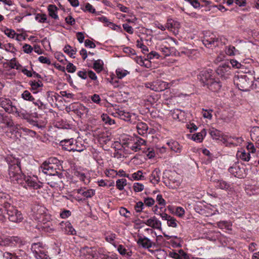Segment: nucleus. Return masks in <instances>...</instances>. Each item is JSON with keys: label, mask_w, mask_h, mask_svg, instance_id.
<instances>
[{"label": "nucleus", "mask_w": 259, "mask_h": 259, "mask_svg": "<svg viewBox=\"0 0 259 259\" xmlns=\"http://www.w3.org/2000/svg\"><path fill=\"white\" fill-rule=\"evenodd\" d=\"M5 160L9 165L8 176L11 182L20 184L26 189H38L41 186L30 176H26L21 170V161L12 155H8Z\"/></svg>", "instance_id": "obj_1"}, {"label": "nucleus", "mask_w": 259, "mask_h": 259, "mask_svg": "<svg viewBox=\"0 0 259 259\" xmlns=\"http://www.w3.org/2000/svg\"><path fill=\"white\" fill-rule=\"evenodd\" d=\"M178 42V41L175 38L169 37L158 47V50L160 51L165 57L172 55L176 53V49L174 47L168 46L167 45L171 43H175L177 45Z\"/></svg>", "instance_id": "obj_2"}, {"label": "nucleus", "mask_w": 259, "mask_h": 259, "mask_svg": "<svg viewBox=\"0 0 259 259\" xmlns=\"http://www.w3.org/2000/svg\"><path fill=\"white\" fill-rule=\"evenodd\" d=\"M10 221L14 223H20L23 220V217L20 211L13 205L6 210Z\"/></svg>", "instance_id": "obj_3"}, {"label": "nucleus", "mask_w": 259, "mask_h": 259, "mask_svg": "<svg viewBox=\"0 0 259 259\" xmlns=\"http://www.w3.org/2000/svg\"><path fill=\"white\" fill-rule=\"evenodd\" d=\"M147 88L155 92H161L169 88V84L161 80H157L152 82L145 83Z\"/></svg>", "instance_id": "obj_4"}, {"label": "nucleus", "mask_w": 259, "mask_h": 259, "mask_svg": "<svg viewBox=\"0 0 259 259\" xmlns=\"http://www.w3.org/2000/svg\"><path fill=\"white\" fill-rule=\"evenodd\" d=\"M0 106L9 113L18 112L17 108L13 105L12 101L9 98H0Z\"/></svg>", "instance_id": "obj_5"}, {"label": "nucleus", "mask_w": 259, "mask_h": 259, "mask_svg": "<svg viewBox=\"0 0 259 259\" xmlns=\"http://www.w3.org/2000/svg\"><path fill=\"white\" fill-rule=\"evenodd\" d=\"M12 205L13 200L10 195L5 193H0V211H2L3 208L6 211Z\"/></svg>", "instance_id": "obj_6"}, {"label": "nucleus", "mask_w": 259, "mask_h": 259, "mask_svg": "<svg viewBox=\"0 0 259 259\" xmlns=\"http://www.w3.org/2000/svg\"><path fill=\"white\" fill-rule=\"evenodd\" d=\"M83 253L88 256V259H103L105 255L102 254L94 248L86 247L83 248Z\"/></svg>", "instance_id": "obj_7"}, {"label": "nucleus", "mask_w": 259, "mask_h": 259, "mask_svg": "<svg viewBox=\"0 0 259 259\" xmlns=\"http://www.w3.org/2000/svg\"><path fill=\"white\" fill-rule=\"evenodd\" d=\"M231 67L229 62L221 64L216 70L217 73L222 78L227 79L231 74Z\"/></svg>", "instance_id": "obj_8"}, {"label": "nucleus", "mask_w": 259, "mask_h": 259, "mask_svg": "<svg viewBox=\"0 0 259 259\" xmlns=\"http://www.w3.org/2000/svg\"><path fill=\"white\" fill-rule=\"evenodd\" d=\"M235 82L238 89L243 91H247L250 84L249 78L246 75L238 76Z\"/></svg>", "instance_id": "obj_9"}, {"label": "nucleus", "mask_w": 259, "mask_h": 259, "mask_svg": "<svg viewBox=\"0 0 259 259\" xmlns=\"http://www.w3.org/2000/svg\"><path fill=\"white\" fill-rule=\"evenodd\" d=\"M214 77L211 70H202L198 75V79L203 84L204 86H206L209 81L212 80Z\"/></svg>", "instance_id": "obj_10"}, {"label": "nucleus", "mask_w": 259, "mask_h": 259, "mask_svg": "<svg viewBox=\"0 0 259 259\" xmlns=\"http://www.w3.org/2000/svg\"><path fill=\"white\" fill-rule=\"evenodd\" d=\"M141 223H143L153 229L161 230V223L155 216L147 220L142 221Z\"/></svg>", "instance_id": "obj_11"}, {"label": "nucleus", "mask_w": 259, "mask_h": 259, "mask_svg": "<svg viewBox=\"0 0 259 259\" xmlns=\"http://www.w3.org/2000/svg\"><path fill=\"white\" fill-rule=\"evenodd\" d=\"M33 211L34 219L38 222L42 221V218L46 213V208L42 206L37 205L33 208Z\"/></svg>", "instance_id": "obj_12"}, {"label": "nucleus", "mask_w": 259, "mask_h": 259, "mask_svg": "<svg viewBox=\"0 0 259 259\" xmlns=\"http://www.w3.org/2000/svg\"><path fill=\"white\" fill-rule=\"evenodd\" d=\"M3 123L7 127H11L14 125V123L11 117L5 115L3 111L0 110V124Z\"/></svg>", "instance_id": "obj_13"}, {"label": "nucleus", "mask_w": 259, "mask_h": 259, "mask_svg": "<svg viewBox=\"0 0 259 259\" xmlns=\"http://www.w3.org/2000/svg\"><path fill=\"white\" fill-rule=\"evenodd\" d=\"M60 225L61 226L62 231L64 232L65 234L71 235L76 234V231L73 228L72 226L69 222H62L60 224Z\"/></svg>", "instance_id": "obj_14"}, {"label": "nucleus", "mask_w": 259, "mask_h": 259, "mask_svg": "<svg viewBox=\"0 0 259 259\" xmlns=\"http://www.w3.org/2000/svg\"><path fill=\"white\" fill-rule=\"evenodd\" d=\"M40 168L44 173L48 175H55L57 172L54 165H50L46 162H44Z\"/></svg>", "instance_id": "obj_15"}, {"label": "nucleus", "mask_w": 259, "mask_h": 259, "mask_svg": "<svg viewBox=\"0 0 259 259\" xmlns=\"http://www.w3.org/2000/svg\"><path fill=\"white\" fill-rule=\"evenodd\" d=\"M169 255L175 259H190V255L182 249L179 250L178 252L170 251Z\"/></svg>", "instance_id": "obj_16"}, {"label": "nucleus", "mask_w": 259, "mask_h": 259, "mask_svg": "<svg viewBox=\"0 0 259 259\" xmlns=\"http://www.w3.org/2000/svg\"><path fill=\"white\" fill-rule=\"evenodd\" d=\"M206 87L212 92H218L221 89L222 84L218 78L216 79L214 77L212 80L209 81Z\"/></svg>", "instance_id": "obj_17"}, {"label": "nucleus", "mask_w": 259, "mask_h": 259, "mask_svg": "<svg viewBox=\"0 0 259 259\" xmlns=\"http://www.w3.org/2000/svg\"><path fill=\"white\" fill-rule=\"evenodd\" d=\"M230 173L234 177L241 178L243 177L242 169L236 164H234L228 169Z\"/></svg>", "instance_id": "obj_18"}, {"label": "nucleus", "mask_w": 259, "mask_h": 259, "mask_svg": "<svg viewBox=\"0 0 259 259\" xmlns=\"http://www.w3.org/2000/svg\"><path fill=\"white\" fill-rule=\"evenodd\" d=\"M219 39L215 37H204L203 40V44L207 48L215 47L218 45Z\"/></svg>", "instance_id": "obj_19"}, {"label": "nucleus", "mask_w": 259, "mask_h": 259, "mask_svg": "<svg viewBox=\"0 0 259 259\" xmlns=\"http://www.w3.org/2000/svg\"><path fill=\"white\" fill-rule=\"evenodd\" d=\"M136 127L139 135L143 136L147 134L148 127L146 123L143 122H138Z\"/></svg>", "instance_id": "obj_20"}, {"label": "nucleus", "mask_w": 259, "mask_h": 259, "mask_svg": "<svg viewBox=\"0 0 259 259\" xmlns=\"http://www.w3.org/2000/svg\"><path fill=\"white\" fill-rule=\"evenodd\" d=\"M160 170L158 168H155L152 172L150 176V181L154 184H158L160 181Z\"/></svg>", "instance_id": "obj_21"}, {"label": "nucleus", "mask_w": 259, "mask_h": 259, "mask_svg": "<svg viewBox=\"0 0 259 259\" xmlns=\"http://www.w3.org/2000/svg\"><path fill=\"white\" fill-rule=\"evenodd\" d=\"M77 193L87 198H91L95 194V191L93 189H79Z\"/></svg>", "instance_id": "obj_22"}, {"label": "nucleus", "mask_w": 259, "mask_h": 259, "mask_svg": "<svg viewBox=\"0 0 259 259\" xmlns=\"http://www.w3.org/2000/svg\"><path fill=\"white\" fill-rule=\"evenodd\" d=\"M137 243L144 248H149L152 247V242L147 237H140Z\"/></svg>", "instance_id": "obj_23"}, {"label": "nucleus", "mask_w": 259, "mask_h": 259, "mask_svg": "<svg viewBox=\"0 0 259 259\" xmlns=\"http://www.w3.org/2000/svg\"><path fill=\"white\" fill-rule=\"evenodd\" d=\"M116 113L117 114L118 117L121 119L132 122L131 117L132 115L130 113L123 110H118Z\"/></svg>", "instance_id": "obj_24"}, {"label": "nucleus", "mask_w": 259, "mask_h": 259, "mask_svg": "<svg viewBox=\"0 0 259 259\" xmlns=\"http://www.w3.org/2000/svg\"><path fill=\"white\" fill-rule=\"evenodd\" d=\"M216 187L226 191H231L232 189L231 185L223 180H219L217 182Z\"/></svg>", "instance_id": "obj_25"}, {"label": "nucleus", "mask_w": 259, "mask_h": 259, "mask_svg": "<svg viewBox=\"0 0 259 259\" xmlns=\"http://www.w3.org/2000/svg\"><path fill=\"white\" fill-rule=\"evenodd\" d=\"M180 27V24L172 19H168L165 25V27L170 31H175Z\"/></svg>", "instance_id": "obj_26"}, {"label": "nucleus", "mask_w": 259, "mask_h": 259, "mask_svg": "<svg viewBox=\"0 0 259 259\" xmlns=\"http://www.w3.org/2000/svg\"><path fill=\"white\" fill-rule=\"evenodd\" d=\"M167 144L171 150L177 153H180L181 152L182 147L178 142L170 141L167 142Z\"/></svg>", "instance_id": "obj_27"}, {"label": "nucleus", "mask_w": 259, "mask_h": 259, "mask_svg": "<svg viewBox=\"0 0 259 259\" xmlns=\"http://www.w3.org/2000/svg\"><path fill=\"white\" fill-rule=\"evenodd\" d=\"M74 142L73 139L64 140L60 142V145L62 146L63 148L65 150L71 151L72 148H71V146Z\"/></svg>", "instance_id": "obj_28"}, {"label": "nucleus", "mask_w": 259, "mask_h": 259, "mask_svg": "<svg viewBox=\"0 0 259 259\" xmlns=\"http://www.w3.org/2000/svg\"><path fill=\"white\" fill-rule=\"evenodd\" d=\"M48 10L50 16L54 19H58L59 17L57 14V7L54 5H50L48 6Z\"/></svg>", "instance_id": "obj_29"}, {"label": "nucleus", "mask_w": 259, "mask_h": 259, "mask_svg": "<svg viewBox=\"0 0 259 259\" xmlns=\"http://www.w3.org/2000/svg\"><path fill=\"white\" fill-rule=\"evenodd\" d=\"M206 132L205 129H203L200 132L194 134L192 136V139L198 142H201L203 137L205 136Z\"/></svg>", "instance_id": "obj_30"}, {"label": "nucleus", "mask_w": 259, "mask_h": 259, "mask_svg": "<svg viewBox=\"0 0 259 259\" xmlns=\"http://www.w3.org/2000/svg\"><path fill=\"white\" fill-rule=\"evenodd\" d=\"M258 135L259 127H253L250 131V137L253 141L256 140V144L257 145V147L259 148V139L257 140V138L258 137Z\"/></svg>", "instance_id": "obj_31"}, {"label": "nucleus", "mask_w": 259, "mask_h": 259, "mask_svg": "<svg viewBox=\"0 0 259 259\" xmlns=\"http://www.w3.org/2000/svg\"><path fill=\"white\" fill-rule=\"evenodd\" d=\"M237 156L244 161H248L250 160V156L249 152H246L244 151H238Z\"/></svg>", "instance_id": "obj_32"}, {"label": "nucleus", "mask_w": 259, "mask_h": 259, "mask_svg": "<svg viewBox=\"0 0 259 259\" xmlns=\"http://www.w3.org/2000/svg\"><path fill=\"white\" fill-rule=\"evenodd\" d=\"M75 175L85 184L89 183L90 182V178L86 177L84 173L77 171L75 172Z\"/></svg>", "instance_id": "obj_33"}, {"label": "nucleus", "mask_w": 259, "mask_h": 259, "mask_svg": "<svg viewBox=\"0 0 259 259\" xmlns=\"http://www.w3.org/2000/svg\"><path fill=\"white\" fill-rule=\"evenodd\" d=\"M43 246L42 245V243L40 242H38L36 243H33L31 245V250L33 252V253L35 254H37L38 252L39 251V250L43 249Z\"/></svg>", "instance_id": "obj_34"}, {"label": "nucleus", "mask_w": 259, "mask_h": 259, "mask_svg": "<svg viewBox=\"0 0 259 259\" xmlns=\"http://www.w3.org/2000/svg\"><path fill=\"white\" fill-rule=\"evenodd\" d=\"M29 84L30 85L32 89L33 90H37L39 88L42 87L43 86V83L40 80H38L37 81H30L29 82Z\"/></svg>", "instance_id": "obj_35"}, {"label": "nucleus", "mask_w": 259, "mask_h": 259, "mask_svg": "<svg viewBox=\"0 0 259 259\" xmlns=\"http://www.w3.org/2000/svg\"><path fill=\"white\" fill-rule=\"evenodd\" d=\"M93 68L97 72H100L103 69L102 61L100 60L95 61L93 64Z\"/></svg>", "instance_id": "obj_36"}, {"label": "nucleus", "mask_w": 259, "mask_h": 259, "mask_svg": "<svg viewBox=\"0 0 259 259\" xmlns=\"http://www.w3.org/2000/svg\"><path fill=\"white\" fill-rule=\"evenodd\" d=\"M63 50L64 52L68 54L70 56V57L74 58L73 55L75 54L76 52V49H72L71 46L67 45L65 46Z\"/></svg>", "instance_id": "obj_37"}, {"label": "nucleus", "mask_w": 259, "mask_h": 259, "mask_svg": "<svg viewBox=\"0 0 259 259\" xmlns=\"http://www.w3.org/2000/svg\"><path fill=\"white\" fill-rule=\"evenodd\" d=\"M126 180L125 179H118L116 181V186L119 190H122L126 185Z\"/></svg>", "instance_id": "obj_38"}, {"label": "nucleus", "mask_w": 259, "mask_h": 259, "mask_svg": "<svg viewBox=\"0 0 259 259\" xmlns=\"http://www.w3.org/2000/svg\"><path fill=\"white\" fill-rule=\"evenodd\" d=\"M22 98L24 100L31 101L33 102H34V101L35 100V99L31 95V93L27 90L23 92V93L22 94Z\"/></svg>", "instance_id": "obj_39"}, {"label": "nucleus", "mask_w": 259, "mask_h": 259, "mask_svg": "<svg viewBox=\"0 0 259 259\" xmlns=\"http://www.w3.org/2000/svg\"><path fill=\"white\" fill-rule=\"evenodd\" d=\"M116 234L112 232H107L105 234V240L110 243H113V242L116 238Z\"/></svg>", "instance_id": "obj_40"}, {"label": "nucleus", "mask_w": 259, "mask_h": 259, "mask_svg": "<svg viewBox=\"0 0 259 259\" xmlns=\"http://www.w3.org/2000/svg\"><path fill=\"white\" fill-rule=\"evenodd\" d=\"M116 73L117 76V77L119 79H121L123 77H125L129 72L126 70L121 68H118L116 70Z\"/></svg>", "instance_id": "obj_41"}, {"label": "nucleus", "mask_w": 259, "mask_h": 259, "mask_svg": "<svg viewBox=\"0 0 259 259\" xmlns=\"http://www.w3.org/2000/svg\"><path fill=\"white\" fill-rule=\"evenodd\" d=\"M102 119L105 123L111 125L114 123V120L111 119L107 114H102L101 116Z\"/></svg>", "instance_id": "obj_42"}, {"label": "nucleus", "mask_w": 259, "mask_h": 259, "mask_svg": "<svg viewBox=\"0 0 259 259\" xmlns=\"http://www.w3.org/2000/svg\"><path fill=\"white\" fill-rule=\"evenodd\" d=\"M136 43L137 47L142 49L143 53L145 54L148 52L149 50L148 47L144 45L143 43L142 42L141 40L138 39L137 40Z\"/></svg>", "instance_id": "obj_43"}, {"label": "nucleus", "mask_w": 259, "mask_h": 259, "mask_svg": "<svg viewBox=\"0 0 259 259\" xmlns=\"http://www.w3.org/2000/svg\"><path fill=\"white\" fill-rule=\"evenodd\" d=\"M34 256L37 259H47L48 257V255L46 253L44 248L39 250L38 254H35Z\"/></svg>", "instance_id": "obj_44"}, {"label": "nucleus", "mask_w": 259, "mask_h": 259, "mask_svg": "<svg viewBox=\"0 0 259 259\" xmlns=\"http://www.w3.org/2000/svg\"><path fill=\"white\" fill-rule=\"evenodd\" d=\"M177 223L178 221L177 220L172 217H171L170 218L168 219L167 221V225L169 227L173 228H176L177 227Z\"/></svg>", "instance_id": "obj_45"}, {"label": "nucleus", "mask_w": 259, "mask_h": 259, "mask_svg": "<svg viewBox=\"0 0 259 259\" xmlns=\"http://www.w3.org/2000/svg\"><path fill=\"white\" fill-rule=\"evenodd\" d=\"M35 20L40 23H44L47 20V15L45 14H37L35 16Z\"/></svg>", "instance_id": "obj_46"}, {"label": "nucleus", "mask_w": 259, "mask_h": 259, "mask_svg": "<svg viewBox=\"0 0 259 259\" xmlns=\"http://www.w3.org/2000/svg\"><path fill=\"white\" fill-rule=\"evenodd\" d=\"M144 185L139 183H136L134 184L133 188L135 192H139L143 190Z\"/></svg>", "instance_id": "obj_47"}, {"label": "nucleus", "mask_w": 259, "mask_h": 259, "mask_svg": "<svg viewBox=\"0 0 259 259\" xmlns=\"http://www.w3.org/2000/svg\"><path fill=\"white\" fill-rule=\"evenodd\" d=\"M14 113H16L19 116L23 118L24 119H27V120H29L30 118V115L29 114L25 112L19 111L18 110L17 112H14Z\"/></svg>", "instance_id": "obj_48"}, {"label": "nucleus", "mask_w": 259, "mask_h": 259, "mask_svg": "<svg viewBox=\"0 0 259 259\" xmlns=\"http://www.w3.org/2000/svg\"><path fill=\"white\" fill-rule=\"evenodd\" d=\"M134 208L137 212H140L144 208V203L142 201H139L137 202Z\"/></svg>", "instance_id": "obj_49"}, {"label": "nucleus", "mask_w": 259, "mask_h": 259, "mask_svg": "<svg viewBox=\"0 0 259 259\" xmlns=\"http://www.w3.org/2000/svg\"><path fill=\"white\" fill-rule=\"evenodd\" d=\"M98 19L101 21V22H104V23H107V25H108L109 24H112V25H113L114 26V29H116V27H119L117 25H115L114 24H112L111 22H109L108 20V19L105 17V16H101V17H99L98 18Z\"/></svg>", "instance_id": "obj_50"}, {"label": "nucleus", "mask_w": 259, "mask_h": 259, "mask_svg": "<svg viewBox=\"0 0 259 259\" xmlns=\"http://www.w3.org/2000/svg\"><path fill=\"white\" fill-rule=\"evenodd\" d=\"M143 176L142 175V172L141 170H138L136 172L134 173L132 175V178L135 180H139L142 179L143 178Z\"/></svg>", "instance_id": "obj_51"}, {"label": "nucleus", "mask_w": 259, "mask_h": 259, "mask_svg": "<svg viewBox=\"0 0 259 259\" xmlns=\"http://www.w3.org/2000/svg\"><path fill=\"white\" fill-rule=\"evenodd\" d=\"M4 32L7 36L10 38H14L16 34L14 30L10 29H6Z\"/></svg>", "instance_id": "obj_52"}, {"label": "nucleus", "mask_w": 259, "mask_h": 259, "mask_svg": "<svg viewBox=\"0 0 259 259\" xmlns=\"http://www.w3.org/2000/svg\"><path fill=\"white\" fill-rule=\"evenodd\" d=\"M210 134L211 137L215 138H219L221 136L220 132L216 129L213 128L210 131Z\"/></svg>", "instance_id": "obj_53"}, {"label": "nucleus", "mask_w": 259, "mask_h": 259, "mask_svg": "<svg viewBox=\"0 0 259 259\" xmlns=\"http://www.w3.org/2000/svg\"><path fill=\"white\" fill-rule=\"evenodd\" d=\"M76 67L72 63H69L66 66V70L68 72L73 73L75 71Z\"/></svg>", "instance_id": "obj_54"}, {"label": "nucleus", "mask_w": 259, "mask_h": 259, "mask_svg": "<svg viewBox=\"0 0 259 259\" xmlns=\"http://www.w3.org/2000/svg\"><path fill=\"white\" fill-rule=\"evenodd\" d=\"M160 57L159 54L155 51H152L150 53H149L147 55V58L148 59H152L153 58L158 59Z\"/></svg>", "instance_id": "obj_55"}, {"label": "nucleus", "mask_w": 259, "mask_h": 259, "mask_svg": "<svg viewBox=\"0 0 259 259\" xmlns=\"http://www.w3.org/2000/svg\"><path fill=\"white\" fill-rule=\"evenodd\" d=\"M122 27L125 31L130 34H133L134 32V29L132 26H130L127 23H124L122 25Z\"/></svg>", "instance_id": "obj_56"}, {"label": "nucleus", "mask_w": 259, "mask_h": 259, "mask_svg": "<svg viewBox=\"0 0 259 259\" xmlns=\"http://www.w3.org/2000/svg\"><path fill=\"white\" fill-rule=\"evenodd\" d=\"M84 11H88L91 13H94L95 12V9L93 8V6L89 3H87L85 6Z\"/></svg>", "instance_id": "obj_57"}, {"label": "nucleus", "mask_w": 259, "mask_h": 259, "mask_svg": "<svg viewBox=\"0 0 259 259\" xmlns=\"http://www.w3.org/2000/svg\"><path fill=\"white\" fill-rule=\"evenodd\" d=\"M229 63H230L232 67L235 68H240L242 66L240 63L233 59L230 60Z\"/></svg>", "instance_id": "obj_58"}, {"label": "nucleus", "mask_w": 259, "mask_h": 259, "mask_svg": "<svg viewBox=\"0 0 259 259\" xmlns=\"http://www.w3.org/2000/svg\"><path fill=\"white\" fill-rule=\"evenodd\" d=\"M185 213V210L182 207H177L176 209V214L179 217H182Z\"/></svg>", "instance_id": "obj_59"}, {"label": "nucleus", "mask_w": 259, "mask_h": 259, "mask_svg": "<svg viewBox=\"0 0 259 259\" xmlns=\"http://www.w3.org/2000/svg\"><path fill=\"white\" fill-rule=\"evenodd\" d=\"M154 202L155 200L152 198L148 197L144 200L145 205L148 206H151L154 204Z\"/></svg>", "instance_id": "obj_60"}, {"label": "nucleus", "mask_w": 259, "mask_h": 259, "mask_svg": "<svg viewBox=\"0 0 259 259\" xmlns=\"http://www.w3.org/2000/svg\"><path fill=\"white\" fill-rule=\"evenodd\" d=\"M91 99L93 102L96 104H99L101 102V98L99 95L94 94L91 96Z\"/></svg>", "instance_id": "obj_61"}, {"label": "nucleus", "mask_w": 259, "mask_h": 259, "mask_svg": "<svg viewBox=\"0 0 259 259\" xmlns=\"http://www.w3.org/2000/svg\"><path fill=\"white\" fill-rule=\"evenodd\" d=\"M156 201H157L158 203L160 205L164 206L165 205V201L162 198V195L160 194H159L157 196Z\"/></svg>", "instance_id": "obj_62"}, {"label": "nucleus", "mask_w": 259, "mask_h": 259, "mask_svg": "<svg viewBox=\"0 0 259 259\" xmlns=\"http://www.w3.org/2000/svg\"><path fill=\"white\" fill-rule=\"evenodd\" d=\"M71 212L70 210H64L60 213V217L62 219H66L71 215Z\"/></svg>", "instance_id": "obj_63"}, {"label": "nucleus", "mask_w": 259, "mask_h": 259, "mask_svg": "<svg viewBox=\"0 0 259 259\" xmlns=\"http://www.w3.org/2000/svg\"><path fill=\"white\" fill-rule=\"evenodd\" d=\"M38 60L41 63L47 64L48 65H50L51 63L50 59L44 56H40L38 58Z\"/></svg>", "instance_id": "obj_64"}]
</instances>
